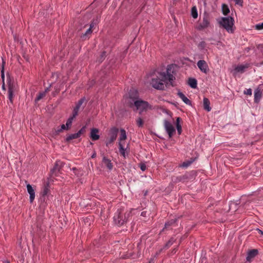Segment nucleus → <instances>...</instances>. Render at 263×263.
<instances>
[{"instance_id":"17","label":"nucleus","mask_w":263,"mask_h":263,"mask_svg":"<svg viewBox=\"0 0 263 263\" xmlns=\"http://www.w3.org/2000/svg\"><path fill=\"white\" fill-rule=\"evenodd\" d=\"M84 101V98L81 99V100H80L78 101V102L76 104V106L74 107L73 111V114L74 117H76L77 116L78 111H79L81 106L83 103Z\"/></svg>"},{"instance_id":"20","label":"nucleus","mask_w":263,"mask_h":263,"mask_svg":"<svg viewBox=\"0 0 263 263\" xmlns=\"http://www.w3.org/2000/svg\"><path fill=\"white\" fill-rule=\"evenodd\" d=\"M203 102L204 109L207 111H211V108L210 107V102L208 98H204Z\"/></svg>"},{"instance_id":"19","label":"nucleus","mask_w":263,"mask_h":263,"mask_svg":"<svg viewBox=\"0 0 263 263\" xmlns=\"http://www.w3.org/2000/svg\"><path fill=\"white\" fill-rule=\"evenodd\" d=\"M120 136L119 139V144L120 143H125V139H126V133L124 129H121L120 130Z\"/></svg>"},{"instance_id":"9","label":"nucleus","mask_w":263,"mask_h":263,"mask_svg":"<svg viewBox=\"0 0 263 263\" xmlns=\"http://www.w3.org/2000/svg\"><path fill=\"white\" fill-rule=\"evenodd\" d=\"M85 127H83L77 133L69 135L66 137V141H69L72 139L79 138L84 132Z\"/></svg>"},{"instance_id":"25","label":"nucleus","mask_w":263,"mask_h":263,"mask_svg":"<svg viewBox=\"0 0 263 263\" xmlns=\"http://www.w3.org/2000/svg\"><path fill=\"white\" fill-rule=\"evenodd\" d=\"M13 97V90L11 86L9 87L8 89V98L11 103L12 102Z\"/></svg>"},{"instance_id":"22","label":"nucleus","mask_w":263,"mask_h":263,"mask_svg":"<svg viewBox=\"0 0 263 263\" xmlns=\"http://www.w3.org/2000/svg\"><path fill=\"white\" fill-rule=\"evenodd\" d=\"M178 95L179 96V97L182 99V100L186 104H191V101L189 100V99H188L187 98V97H186L184 94H183L182 92H179L178 93Z\"/></svg>"},{"instance_id":"45","label":"nucleus","mask_w":263,"mask_h":263,"mask_svg":"<svg viewBox=\"0 0 263 263\" xmlns=\"http://www.w3.org/2000/svg\"><path fill=\"white\" fill-rule=\"evenodd\" d=\"M3 88L4 89V85H3Z\"/></svg>"},{"instance_id":"28","label":"nucleus","mask_w":263,"mask_h":263,"mask_svg":"<svg viewBox=\"0 0 263 263\" xmlns=\"http://www.w3.org/2000/svg\"><path fill=\"white\" fill-rule=\"evenodd\" d=\"M222 11L224 15H227L230 12L229 7L225 4L222 5Z\"/></svg>"},{"instance_id":"41","label":"nucleus","mask_w":263,"mask_h":263,"mask_svg":"<svg viewBox=\"0 0 263 263\" xmlns=\"http://www.w3.org/2000/svg\"><path fill=\"white\" fill-rule=\"evenodd\" d=\"M96 153H94L92 155L91 157H92V158H95V157H96Z\"/></svg>"},{"instance_id":"47","label":"nucleus","mask_w":263,"mask_h":263,"mask_svg":"<svg viewBox=\"0 0 263 263\" xmlns=\"http://www.w3.org/2000/svg\"><path fill=\"white\" fill-rule=\"evenodd\" d=\"M6 263H10L9 262H7Z\"/></svg>"},{"instance_id":"10","label":"nucleus","mask_w":263,"mask_h":263,"mask_svg":"<svg viewBox=\"0 0 263 263\" xmlns=\"http://www.w3.org/2000/svg\"><path fill=\"white\" fill-rule=\"evenodd\" d=\"M26 187L27 192L29 194L30 202L32 203L33 201L35 196L34 190L32 187V186L29 184H27Z\"/></svg>"},{"instance_id":"14","label":"nucleus","mask_w":263,"mask_h":263,"mask_svg":"<svg viewBox=\"0 0 263 263\" xmlns=\"http://www.w3.org/2000/svg\"><path fill=\"white\" fill-rule=\"evenodd\" d=\"M258 253L257 250L253 249L252 250L248 252L247 256V261L250 262L251 261V260L254 258L256 255Z\"/></svg>"},{"instance_id":"34","label":"nucleus","mask_w":263,"mask_h":263,"mask_svg":"<svg viewBox=\"0 0 263 263\" xmlns=\"http://www.w3.org/2000/svg\"><path fill=\"white\" fill-rule=\"evenodd\" d=\"M93 26L94 25L93 23L90 24L89 28L87 30V31H86L84 35V36L90 34L91 33V28L93 27Z\"/></svg>"},{"instance_id":"16","label":"nucleus","mask_w":263,"mask_h":263,"mask_svg":"<svg viewBox=\"0 0 263 263\" xmlns=\"http://www.w3.org/2000/svg\"><path fill=\"white\" fill-rule=\"evenodd\" d=\"M210 24V22L207 16H204L203 18L202 22H201L198 26L199 29H203L207 28Z\"/></svg>"},{"instance_id":"43","label":"nucleus","mask_w":263,"mask_h":263,"mask_svg":"<svg viewBox=\"0 0 263 263\" xmlns=\"http://www.w3.org/2000/svg\"><path fill=\"white\" fill-rule=\"evenodd\" d=\"M234 205V203H231V205H230V208H232V205Z\"/></svg>"},{"instance_id":"24","label":"nucleus","mask_w":263,"mask_h":263,"mask_svg":"<svg viewBox=\"0 0 263 263\" xmlns=\"http://www.w3.org/2000/svg\"><path fill=\"white\" fill-rule=\"evenodd\" d=\"M49 87H47L44 91L40 93L35 99V101H37L45 96L46 93L49 91Z\"/></svg>"},{"instance_id":"29","label":"nucleus","mask_w":263,"mask_h":263,"mask_svg":"<svg viewBox=\"0 0 263 263\" xmlns=\"http://www.w3.org/2000/svg\"><path fill=\"white\" fill-rule=\"evenodd\" d=\"M76 117H74L73 116V114L72 115V116L70 117L67 120V122H66V128H68V129L70 128V127L71 126V124H72V121L73 120V119L75 118Z\"/></svg>"},{"instance_id":"11","label":"nucleus","mask_w":263,"mask_h":263,"mask_svg":"<svg viewBox=\"0 0 263 263\" xmlns=\"http://www.w3.org/2000/svg\"><path fill=\"white\" fill-rule=\"evenodd\" d=\"M129 99L131 100V102H130V104L134 103V101L135 100H139L138 98V91L136 90L132 89L130 90L128 93Z\"/></svg>"},{"instance_id":"30","label":"nucleus","mask_w":263,"mask_h":263,"mask_svg":"<svg viewBox=\"0 0 263 263\" xmlns=\"http://www.w3.org/2000/svg\"><path fill=\"white\" fill-rule=\"evenodd\" d=\"M192 16L194 18H196L198 16V12L196 7H193L191 10Z\"/></svg>"},{"instance_id":"46","label":"nucleus","mask_w":263,"mask_h":263,"mask_svg":"<svg viewBox=\"0 0 263 263\" xmlns=\"http://www.w3.org/2000/svg\"><path fill=\"white\" fill-rule=\"evenodd\" d=\"M261 64H263V62L261 63Z\"/></svg>"},{"instance_id":"44","label":"nucleus","mask_w":263,"mask_h":263,"mask_svg":"<svg viewBox=\"0 0 263 263\" xmlns=\"http://www.w3.org/2000/svg\"><path fill=\"white\" fill-rule=\"evenodd\" d=\"M141 215L144 216V212H142L141 213Z\"/></svg>"},{"instance_id":"27","label":"nucleus","mask_w":263,"mask_h":263,"mask_svg":"<svg viewBox=\"0 0 263 263\" xmlns=\"http://www.w3.org/2000/svg\"><path fill=\"white\" fill-rule=\"evenodd\" d=\"M68 128H66V124H63L61 125V126L60 127H57L55 129V132L57 133V134H59V133L61 132L62 131L64 130H68Z\"/></svg>"},{"instance_id":"38","label":"nucleus","mask_w":263,"mask_h":263,"mask_svg":"<svg viewBox=\"0 0 263 263\" xmlns=\"http://www.w3.org/2000/svg\"><path fill=\"white\" fill-rule=\"evenodd\" d=\"M192 161L188 162H183L182 164V166L183 167H187L189 165L191 164Z\"/></svg>"},{"instance_id":"1","label":"nucleus","mask_w":263,"mask_h":263,"mask_svg":"<svg viewBox=\"0 0 263 263\" xmlns=\"http://www.w3.org/2000/svg\"><path fill=\"white\" fill-rule=\"evenodd\" d=\"M174 79V77L168 67L165 72H156L152 76L151 85L156 89L163 90L168 83L172 84Z\"/></svg>"},{"instance_id":"23","label":"nucleus","mask_w":263,"mask_h":263,"mask_svg":"<svg viewBox=\"0 0 263 263\" xmlns=\"http://www.w3.org/2000/svg\"><path fill=\"white\" fill-rule=\"evenodd\" d=\"M188 84L193 88H195L197 87V81L195 79H189Z\"/></svg>"},{"instance_id":"31","label":"nucleus","mask_w":263,"mask_h":263,"mask_svg":"<svg viewBox=\"0 0 263 263\" xmlns=\"http://www.w3.org/2000/svg\"><path fill=\"white\" fill-rule=\"evenodd\" d=\"M206 46V43L204 41L200 42L198 45V47L200 50H203Z\"/></svg>"},{"instance_id":"8","label":"nucleus","mask_w":263,"mask_h":263,"mask_svg":"<svg viewBox=\"0 0 263 263\" xmlns=\"http://www.w3.org/2000/svg\"><path fill=\"white\" fill-rule=\"evenodd\" d=\"M197 65L199 69L204 73H207L209 71V66L204 60H199Z\"/></svg>"},{"instance_id":"21","label":"nucleus","mask_w":263,"mask_h":263,"mask_svg":"<svg viewBox=\"0 0 263 263\" xmlns=\"http://www.w3.org/2000/svg\"><path fill=\"white\" fill-rule=\"evenodd\" d=\"M103 164L106 166L109 170H111L112 168V164L109 159H107L105 157L103 158Z\"/></svg>"},{"instance_id":"12","label":"nucleus","mask_w":263,"mask_h":263,"mask_svg":"<svg viewBox=\"0 0 263 263\" xmlns=\"http://www.w3.org/2000/svg\"><path fill=\"white\" fill-rule=\"evenodd\" d=\"M262 97V91L259 87L256 88L254 90V102L258 103L259 102Z\"/></svg>"},{"instance_id":"39","label":"nucleus","mask_w":263,"mask_h":263,"mask_svg":"<svg viewBox=\"0 0 263 263\" xmlns=\"http://www.w3.org/2000/svg\"><path fill=\"white\" fill-rule=\"evenodd\" d=\"M1 76H2V78L3 79V80H4V67H3L2 70V74H1Z\"/></svg>"},{"instance_id":"32","label":"nucleus","mask_w":263,"mask_h":263,"mask_svg":"<svg viewBox=\"0 0 263 263\" xmlns=\"http://www.w3.org/2000/svg\"><path fill=\"white\" fill-rule=\"evenodd\" d=\"M254 28L258 30H261L263 29V22L259 23L254 26Z\"/></svg>"},{"instance_id":"2","label":"nucleus","mask_w":263,"mask_h":263,"mask_svg":"<svg viewBox=\"0 0 263 263\" xmlns=\"http://www.w3.org/2000/svg\"><path fill=\"white\" fill-rule=\"evenodd\" d=\"M234 19L231 17H221L218 23L229 33H233L234 31Z\"/></svg>"},{"instance_id":"6","label":"nucleus","mask_w":263,"mask_h":263,"mask_svg":"<svg viewBox=\"0 0 263 263\" xmlns=\"http://www.w3.org/2000/svg\"><path fill=\"white\" fill-rule=\"evenodd\" d=\"M249 64H241L238 65L233 70L232 72L234 76H237L239 73H243L245 70L249 67Z\"/></svg>"},{"instance_id":"5","label":"nucleus","mask_w":263,"mask_h":263,"mask_svg":"<svg viewBox=\"0 0 263 263\" xmlns=\"http://www.w3.org/2000/svg\"><path fill=\"white\" fill-rule=\"evenodd\" d=\"M118 129L116 127L112 128L110 130V138L106 140V145L109 146L116 139Z\"/></svg>"},{"instance_id":"13","label":"nucleus","mask_w":263,"mask_h":263,"mask_svg":"<svg viewBox=\"0 0 263 263\" xmlns=\"http://www.w3.org/2000/svg\"><path fill=\"white\" fill-rule=\"evenodd\" d=\"M99 132V129L97 128H93L91 129L90 137L92 140L96 141L99 139L100 136L98 134Z\"/></svg>"},{"instance_id":"3","label":"nucleus","mask_w":263,"mask_h":263,"mask_svg":"<svg viewBox=\"0 0 263 263\" xmlns=\"http://www.w3.org/2000/svg\"><path fill=\"white\" fill-rule=\"evenodd\" d=\"M134 104L140 114L152 109V106L148 102L141 99L135 100Z\"/></svg>"},{"instance_id":"42","label":"nucleus","mask_w":263,"mask_h":263,"mask_svg":"<svg viewBox=\"0 0 263 263\" xmlns=\"http://www.w3.org/2000/svg\"><path fill=\"white\" fill-rule=\"evenodd\" d=\"M170 225V222L166 223L165 224V228H167Z\"/></svg>"},{"instance_id":"36","label":"nucleus","mask_w":263,"mask_h":263,"mask_svg":"<svg viewBox=\"0 0 263 263\" xmlns=\"http://www.w3.org/2000/svg\"><path fill=\"white\" fill-rule=\"evenodd\" d=\"M233 1L236 5L242 6L243 4V0H231Z\"/></svg>"},{"instance_id":"7","label":"nucleus","mask_w":263,"mask_h":263,"mask_svg":"<svg viewBox=\"0 0 263 263\" xmlns=\"http://www.w3.org/2000/svg\"><path fill=\"white\" fill-rule=\"evenodd\" d=\"M164 127L167 133L168 134L169 138H171L173 136V134L175 132L174 127L173 126L171 123L166 120H165Z\"/></svg>"},{"instance_id":"26","label":"nucleus","mask_w":263,"mask_h":263,"mask_svg":"<svg viewBox=\"0 0 263 263\" xmlns=\"http://www.w3.org/2000/svg\"><path fill=\"white\" fill-rule=\"evenodd\" d=\"M176 128H177L178 133L179 135H180L181 133L182 128H181V126L180 124V118H177V119L176 120Z\"/></svg>"},{"instance_id":"40","label":"nucleus","mask_w":263,"mask_h":263,"mask_svg":"<svg viewBox=\"0 0 263 263\" xmlns=\"http://www.w3.org/2000/svg\"><path fill=\"white\" fill-rule=\"evenodd\" d=\"M257 230L258 231V232H259V233L261 235H263V231H261V230H259V229H257Z\"/></svg>"},{"instance_id":"37","label":"nucleus","mask_w":263,"mask_h":263,"mask_svg":"<svg viewBox=\"0 0 263 263\" xmlns=\"http://www.w3.org/2000/svg\"><path fill=\"white\" fill-rule=\"evenodd\" d=\"M146 165L144 163H141L140 164V168L142 171H144L146 170Z\"/></svg>"},{"instance_id":"18","label":"nucleus","mask_w":263,"mask_h":263,"mask_svg":"<svg viewBox=\"0 0 263 263\" xmlns=\"http://www.w3.org/2000/svg\"><path fill=\"white\" fill-rule=\"evenodd\" d=\"M63 162L60 160L57 161L53 168L52 170V173H55L57 171H59L60 169L63 166Z\"/></svg>"},{"instance_id":"35","label":"nucleus","mask_w":263,"mask_h":263,"mask_svg":"<svg viewBox=\"0 0 263 263\" xmlns=\"http://www.w3.org/2000/svg\"><path fill=\"white\" fill-rule=\"evenodd\" d=\"M243 93L245 95L251 96L252 94V91L251 88H248V89H246V90H245L243 91Z\"/></svg>"},{"instance_id":"15","label":"nucleus","mask_w":263,"mask_h":263,"mask_svg":"<svg viewBox=\"0 0 263 263\" xmlns=\"http://www.w3.org/2000/svg\"><path fill=\"white\" fill-rule=\"evenodd\" d=\"M119 152L120 154L124 157H125L126 155L127 154V146L125 147V143H120L119 144Z\"/></svg>"},{"instance_id":"33","label":"nucleus","mask_w":263,"mask_h":263,"mask_svg":"<svg viewBox=\"0 0 263 263\" xmlns=\"http://www.w3.org/2000/svg\"><path fill=\"white\" fill-rule=\"evenodd\" d=\"M136 123L138 126L142 127L143 125V120L141 118H138L136 120Z\"/></svg>"},{"instance_id":"4","label":"nucleus","mask_w":263,"mask_h":263,"mask_svg":"<svg viewBox=\"0 0 263 263\" xmlns=\"http://www.w3.org/2000/svg\"><path fill=\"white\" fill-rule=\"evenodd\" d=\"M127 217L125 215L123 216L122 211L118 210L114 217V220L117 224L122 225L126 221Z\"/></svg>"}]
</instances>
